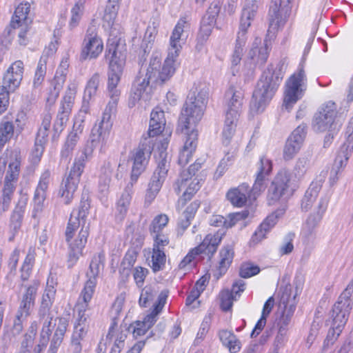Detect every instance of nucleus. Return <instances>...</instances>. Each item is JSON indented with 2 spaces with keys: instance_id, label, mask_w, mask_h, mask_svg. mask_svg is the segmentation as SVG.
<instances>
[{
  "instance_id": "f257e3e1",
  "label": "nucleus",
  "mask_w": 353,
  "mask_h": 353,
  "mask_svg": "<svg viewBox=\"0 0 353 353\" xmlns=\"http://www.w3.org/2000/svg\"><path fill=\"white\" fill-rule=\"evenodd\" d=\"M123 48V46H121L117 38L108 39L105 57L109 61L110 71L107 91L110 100L103 113L101 121L98 124H95L92 129L90 142L93 148L100 147L101 149L102 146L105 144L112 126L111 114L117 105L121 94L117 85L120 81L125 59Z\"/></svg>"
},
{
  "instance_id": "f03ea898",
  "label": "nucleus",
  "mask_w": 353,
  "mask_h": 353,
  "mask_svg": "<svg viewBox=\"0 0 353 353\" xmlns=\"http://www.w3.org/2000/svg\"><path fill=\"white\" fill-rule=\"evenodd\" d=\"M174 69L161 66V58L158 53L153 54L148 67L141 69L136 77L131 88L129 98V107H134L141 99L148 100L150 92V83L163 84L174 74Z\"/></svg>"
},
{
  "instance_id": "7ed1b4c3",
  "label": "nucleus",
  "mask_w": 353,
  "mask_h": 353,
  "mask_svg": "<svg viewBox=\"0 0 353 353\" xmlns=\"http://www.w3.org/2000/svg\"><path fill=\"white\" fill-rule=\"evenodd\" d=\"M88 197L85 199L83 193L79 208L73 210L65 230V240L70 248V258L77 259L81 254L88 237Z\"/></svg>"
},
{
  "instance_id": "20e7f679",
  "label": "nucleus",
  "mask_w": 353,
  "mask_h": 353,
  "mask_svg": "<svg viewBox=\"0 0 353 353\" xmlns=\"http://www.w3.org/2000/svg\"><path fill=\"white\" fill-rule=\"evenodd\" d=\"M256 166V178L252 189L250 188L248 184L242 183L237 188L230 189L227 192L226 197L234 206L239 208L244 206L248 197L255 199L265 190L268 176L272 172V161L265 156H262Z\"/></svg>"
},
{
  "instance_id": "39448f33",
  "label": "nucleus",
  "mask_w": 353,
  "mask_h": 353,
  "mask_svg": "<svg viewBox=\"0 0 353 353\" xmlns=\"http://www.w3.org/2000/svg\"><path fill=\"white\" fill-rule=\"evenodd\" d=\"M283 78L282 66L268 65L257 83L250 101V110L254 113L264 110L272 99Z\"/></svg>"
},
{
  "instance_id": "423d86ee",
  "label": "nucleus",
  "mask_w": 353,
  "mask_h": 353,
  "mask_svg": "<svg viewBox=\"0 0 353 353\" xmlns=\"http://www.w3.org/2000/svg\"><path fill=\"white\" fill-rule=\"evenodd\" d=\"M208 101V88L205 83H194L183 105L179 120L181 131L190 128V125L199 123L205 110Z\"/></svg>"
},
{
  "instance_id": "0eeeda50",
  "label": "nucleus",
  "mask_w": 353,
  "mask_h": 353,
  "mask_svg": "<svg viewBox=\"0 0 353 353\" xmlns=\"http://www.w3.org/2000/svg\"><path fill=\"white\" fill-rule=\"evenodd\" d=\"M353 278L338 298L337 301L333 305L331 311L332 319V328L329 330L324 346L328 345L330 341H334L340 335L345 325L346 324L350 311L352 308L353 300Z\"/></svg>"
},
{
  "instance_id": "6e6552de",
  "label": "nucleus",
  "mask_w": 353,
  "mask_h": 353,
  "mask_svg": "<svg viewBox=\"0 0 353 353\" xmlns=\"http://www.w3.org/2000/svg\"><path fill=\"white\" fill-rule=\"evenodd\" d=\"M168 139H164L158 145L157 154H154L157 168L150 180L145 195L144 205L148 207L159 194L170 168L171 157L167 152Z\"/></svg>"
},
{
  "instance_id": "1a4fd4ad",
  "label": "nucleus",
  "mask_w": 353,
  "mask_h": 353,
  "mask_svg": "<svg viewBox=\"0 0 353 353\" xmlns=\"http://www.w3.org/2000/svg\"><path fill=\"white\" fill-rule=\"evenodd\" d=\"M259 1L260 0H245L241 13L234 49L231 58L233 66L237 65L241 62L244 54V47L248 40V30L256 15Z\"/></svg>"
},
{
  "instance_id": "9d476101",
  "label": "nucleus",
  "mask_w": 353,
  "mask_h": 353,
  "mask_svg": "<svg viewBox=\"0 0 353 353\" xmlns=\"http://www.w3.org/2000/svg\"><path fill=\"white\" fill-rule=\"evenodd\" d=\"M88 281L85 282L84 288L78 299L77 303L74 307V312H77V323L74 325V331L72 338V353H81L82 346L81 341H82L87 335L88 330V324L87 322L88 315L86 314L88 303L87 301V284Z\"/></svg>"
},
{
  "instance_id": "9b49d317",
  "label": "nucleus",
  "mask_w": 353,
  "mask_h": 353,
  "mask_svg": "<svg viewBox=\"0 0 353 353\" xmlns=\"http://www.w3.org/2000/svg\"><path fill=\"white\" fill-rule=\"evenodd\" d=\"M87 158V150L84 149L76 157L69 174L62 181L59 194L66 205L70 203L73 199V194L77 188L80 177L84 170Z\"/></svg>"
},
{
  "instance_id": "f8f14e48",
  "label": "nucleus",
  "mask_w": 353,
  "mask_h": 353,
  "mask_svg": "<svg viewBox=\"0 0 353 353\" xmlns=\"http://www.w3.org/2000/svg\"><path fill=\"white\" fill-rule=\"evenodd\" d=\"M341 125V122L338 115L337 105L332 101L322 104L314 115L312 128L316 132L339 130Z\"/></svg>"
},
{
  "instance_id": "ddd939ff",
  "label": "nucleus",
  "mask_w": 353,
  "mask_h": 353,
  "mask_svg": "<svg viewBox=\"0 0 353 353\" xmlns=\"http://www.w3.org/2000/svg\"><path fill=\"white\" fill-rule=\"evenodd\" d=\"M294 188L291 181V174L281 170L274 177L268 189V202L274 205L279 201H286L294 193Z\"/></svg>"
},
{
  "instance_id": "4468645a",
  "label": "nucleus",
  "mask_w": 353,
  "mask_h": 353,
  "mask_svg": "<svg viewBox=\"0 0 353 353\" xmlns=\"http://www.w3.org/2000/svg\"><path fill=\"white\" fill-rule=\"evenodd\" d=\"M307 89V77L303 68V64L300 63L298 70L288 79L285 83L283 105L288 110L304 94Z\"/></svg>"
},
{
  "instance_id": "2eb2a0df",
  "label": "nucleus",
  "mask_w": 353,
  "mask_h": 353,
  "mask_svg": "<svg viewBox=\"0 0 353 353\" xmlns=\"http://www.w3.org/2000/svg\"><path fill=\"white\" fill-rule=\"evenodd\" d=\"M154 146L153 139L142 137L138 148L132 152L130 159L133 164L130 181L132 183H137L139 176L145 171L154 150Z\"/></svg>"
},
{
  "instance_id": "dca6fc26",
  "label": "nucleus",
  "mask_w": 353,
  "mask_h": 353,
  "mask_svg": "<svg viewBox=\"0 0 353 353\" xmlns=\"http://www.w3.org/2000/svg\"><path fill=\"white\" fill-rule=\"evenodd\" d=\"M330 198V196L328 194L322 196L316 211L308 216L303 225L301 236L303 242L307 245L313 243L316 239L317 230L327 210Z\"/></svg>"
},
{
  "instance_id": "f3484780",
  "label": "nucleus",
  "mask_w": 353,
  "mask_h": 353,
  "mask_svg": "<svg viewBox=\"0 0 353 353\" xmlns=\"http://www.w3.org/2000/svg\"><path fill=\"white\" fill-rule=\"evenodd\" d=\"M224 234L223 230H219L214 234H207L203 241L197 247L191 250L183 259L179 265V268H185L190 264L196 256L201 254H205L210 260L216 253Z\"/></svg>"
},
{
  "instance_id": "a211bd4d",
  "label": "nucleus",
  "mask_w": 353,
  "mask_h": 353,
  "mask_svg": "<svg viewBox=\"0 0 353 353\" xmlns=\"http://www.w3.org/2000/svg\"><path fill=\"white\" fill-rule=\"evenodd\" d=\"M222 3L221 0H214L201 19L195 46L198 52L203 50L204 46L212 34L216 24V18L221 11Z\"/></svg>"
},
{
  "instance_id": "6ab92c4d",
  "label": "nucleus",
  "mask_w": 353,
  "mask_h": 353,
  "mask_svg": "<svg viewBox=\"0 0 353 353\" xmlns=\"http://www.w3.org/2000/svg\"><path fill=\"white\" fill-rule=\"evenodd\" d=\"M168 298V292L161 291L158 296L157 301L153 305L152 312L146 315L143 321H136L132 323L129 330L132 332L134 337L144 335L151 328L157 320V316L164 307Z\"/></svg>"
},
{
  "instance_id": "aec40b11",
  "label": "nucleus",
  "mask_w": 353,
  "mask_h": 353,
  "mask_svg": "<svg viewBox=\"0 0 353 353\" xmlns=\"http://www.w3.org/2000/svg\"><path fill=\"white\" fill-rule=\"evenodd\" d=\"M296 306V294L292 295L290 286H286L281 295L279 307L282 309V314L277 321V327L280 333H286L288 327L291 321Z\"/></svg>"
},
{
  "instance_id": "412c9836",
  "label": "nucleus",
  "mask_w": 353,
  "mask_h": 353,
  "mask_svg": "<svg viewBox=\"0 0 353 353\" xmlns=\"http://www.w3.org/2000/svg\"><path fill=\"white\" fill-rule=\"evenodd\" d=\"M291 1L272 0L269 10V32L274 33L285 23L291 12Z\"/></svg>"
},
{
  "instance_id": "4be33fe9",
  "label": "nucleus",
  "mask_w": 353,
  "mask_h": 353,
  "mask_svg": "<svg viewBox=\"0 0 353 353\" xmlns=\"http://www.w3.org/2000/svg\"><path fill=\"white\" fill-rule=\"evenodd\" d=\"M186 23L185 19H180L172 30L170 38L168 54L163 65L168 68L170 67L174 69V72H175V63L182 48L181 45V37L184 31Z\"/></svg>"
},
{
  "instance_id": "5701e85b",
  "label": "nucleus",
  "mask_w": 353,
  "mask_h": 353,
  "mask_svg": "<svg viewBox=\"0 0 353 353\" xmlns=\"http://www.w3.org/2000/svg\"><path fill=\"white\" fill-rule=\"evenodd\" d=\"M352 143L353 136L350 135L347 143H345L340 148L330 172V182L331 185L336 183L344 168L347 165L348 159L352 154V150L353 149L352 148Z\"/></svg>"
},
{
  "instance_id": "b1692460",
  "label": "nucleus",
  "mask_w": 353,
  "mask_h": 353,
  "mask_svg": "<svg viewBox=\"0 0 353 353\" xmlns=\"http://www.w3.org/2000/svg\"><path fill=\"white\" fill-rule=\"evenodd\" d=\"M352 143L353 136L350 135L347 143H345L340 148L330 172V182L331 185L336 183L344 168L347 165L348 159L352 154V150L353 149L352 148Z\"/></svg>"
},
{
  "instance_id": "393cba45",
  "label": "nucleus",
  "mask_w": 353,
  "mask_h": 353,
  "mask_svg": "<svg viewBox=\"0 0 353 353\" xmlns=\"http://www.w3.org/2000/svg\"><path fill=\"white\" fill-rule=\"evenodd\" d=\"M352 143L353 136L350 135L347 143H345L340 148L330 172V182L331 185L336 183L344 168L347 165L348 159L352 154V150L353 149L352 148Z\"/></svg>"
},
{
  "instance_id": "a878e982",
  "label": "nucleus",
  "mask_w": 353,
  "mask_h": 353,
  "mask_svg": "<svg viewBox=\"0 0 353 353\" xmlns=\"http://www.w3.org/2000/svg\"><path fill=\"white\" fill-rule=\"evenodd\" d=\"M307 134V125H299L287 139L283 148V157L285 161L292 159L299 152Z\"/></svg>"
},
{
  "instance_id": "bb28decb",
  "label": "nucleus",
  "mask_w": 353,
  "mask_h": 353,
  "mask_svg": "<svg viewBox=\"0 0 353 353\" xmlns=\"http://www.w3.org/2000/svg\"><path fill=\"white\" fill-rule=\"evenodd\" d=\"M23 72L24 65L21 61L12 63L3 75L1 87L14 92L21 85Z\"/></svg>"
},
{
  "instance_id": "cd10ccee",
  "label": "nucleus",
  "mask_w": 353,
  "mask_h": 353,
  "mask_svg": "<svg viewBox=\"0 0 353 353\" xmlns=\"http://www.w3.org/2000/svg\"><path fill=\"white\" fill-rule=\"evenodd\" d=\"M271 46L267 40L261 44V39L256 37L248 54L250 63L254 67L263 66L267 62Z\"/></svg>"
},
{
  "instance_id": "c85d7f7f",
  "label": "nucleus",
  "mask_w": 353,
  "mask_h": 353,
  "mask_svg": "<svg viewBox=\"0 0 353 353\" xmlns=\"http://www.w3.org/2000/svg\"><path fill=\"white\" fill-rule=\"evenodd\" d=\"M50 177V171L49 170H46L40 176L39 181L34 194V208L32 215L33 218H36L37 214L41 212L43 209Z\"/></svg>"
},
{
  "instance_id": "c756f323",
  "label": "nucleus",
  "mask_w": 353,
  "mask_h": 353,
  "mask_svg": "<svg viewBox=\"0 0 353 353\" xmlns=\"http://www.w3.org/2000/svg\"><path fill=\"white\" fill-rule=\"evenodd\" d=\"M69 66L68 58L63 57L56 71L54 77L52 81V89H50L49 96L47 99L48 102L54 103L59 95L63 83L65 81L67 70Z\"/></svg>"
},
{
  "instance_id": "7c9ffc66",
  "label": "nucleus",
  "mask_w": 353,
  "mask_h": 353,
  "mask_svg": "<svg viewBox=\"0 0 353 353\" xmlns=\"http://www.w3.org/2000/svg\"><path fill=\"white\" fill-rule=\"evenodd\" d=\"M227 105L226 114L240 116L243 101V92L234 86H230L225 93Z\"/></svg>"
},
{
  "instance_id": "2f4dec72",
  "label": "nucleus",
  "mask_w": 353,
  "mask_h": 353,
  "mask_svg": "<svg viewBox=\"0 0 353 353\" xmlns=\"http://www.w3.org/2000/svg\"><path fill=\"white\" fill-rule=\"evenodd\" d=\"M285 209H278L274 212L268 216L266 219L258 227L254 233L252 239L254 242L261 241L265 237L266 234L276 225L279 217L283 215Z\"/></svg>"
},
{
  "instance_id": "473e14b6",
  "label": "nucleus",
  "mask_w": 353,
  "mask_h": 353,
  "mask_svg": "<svg viewBox=\"0 0 353 353\" xmlns=\"http://www.w3.org/2000/svg\"><path fill=\"white\" fill-rule=\"evenodd\" d=\"M28 201V194L21 192L10 217V227L14 232H17L22 225Z\"/></svg>"
},
{
  "instance_id": "72a5a7b5",
  "label": "nucleus",
  "mask_w": 353,
  "mask_h": 353,
  "mask_svg": "<svg viewBox=\"0 0 353 353\" xmlns=\"http://www.w3.org/2000/svg\"><path fill=\"white\" fill-rule=\"evenodd\" d=\"M165 119L164 112L159 110L157 108H155L152 111L150 114V125L147 136L143 134L142 137H150L153 139L154 143V137L159 135L163 132L165 128Z\"/></svg>"
},
{
  "instance_id": "f704fd0d",
  "label": "nucleus",
  "mask_w": 353,
  "mask_h": 353,
  "mask_svg": "<svg viewBox=\"0 0 353 353\" xmlns=\"http://www.w3.org/2000/svg\"><path fill=\"white\" fill-rule=\"evenodd\" d=\"M30 4L28 2L20 3L15 9L12 18L11 26L13 28H19L21 23L32 24V18L29 15Z\"/></svg>"
},
{
  "instance_id": "c9c22d12",
  "label": "nucleus",
  "mask_w": 353,
  "mask_h": 353,
  "mask_svg": "<svg viewBox=\"0 0 353 353\" xmlns=\"http://www.w3.org/2000/svg\"><path fill=\"white\" fill-rule=\"evenodd\" d=\"M202 163L196 160L187 170H183L174 184V191L179 194L186 187L187 182L201 168Z\"/></svg>"
},
{
  "instance_id": "e433bc0d",
  "label": "nucleus",
  "mask_w": 353,
  "mask_h": 353,
  "mask_svg": "<svg viewBox=\"0 0 353 353\" xmlns=\"http://www.w3.org/2000/svg\"><path fill=\"white\" fill-rule=\"evenodd\" d=\"M56 292L55 288L48 283L41 296L37 313H52V307L55 300Z\"/></svg>"
},
{
  "instance_id": "4c0bfd02",
  "label": "nucleus",
  "mask_w": 353,
  "mask_h": 353,
  "mask_svg": "<svg viewBox=\"0 0 353 353\" xmlns=\"http://www.w3.org/2000/svg\"><path fill=\"white\" fill-rule=\"evenodd\" d=\"M37 316L39 318L38 323L42 324L40 338H41L42 341L41 345H44L46 341H49L52 334V324L54 316L52 313H37Z\"/></svg>"
},
{
  "instance_id": "58836bf2",
  "label": "nucleus",
  "mask_w": 353,
  "mask_h": 353,
  "mask_svg": "<svg viewBox=\"0 0 353 353\" xmlns=\"http://www.w3.org/2000/svg\"><path fill=\"white\" fill-rule=\"evenodd\" d=\"M238 116L228 115L225 114V119L222 131L223 143L228 145L236 132V123L239 120Z\"/></svg>"
},
{
  "instance_id": "ea45409f",
  "label": "nucleus",
  "mask_w": 353,
  "mask_h": 353,
  "mask_svg": "<svg viewBox=\"0 0 353 353\" xmlns=\"http://www.w3.org/2000/svg\"><path fill=\"white\" fill-rule=\"evenodd\" d=\"M321 189V185L320 183L314 182L311 183L301 201V208L303 210L307 212L311 208Z\"/></svg>"
},
{
  "instance_id": "a19ab883",
  "label": "nucleus",
  "mask_w": 353,
  "mask_h": 353,
  "mask_svg": "<svg viewBox=\"0 0 353 353\" xmlns=\"http://www.w3.org/2000/svg\"><path fill=\"white\" fill-rule=\"evenodd\" d=\"M234 252L233 245H224L219 252L220 261L219 270L221 274L225 273L232 262Z\"/></svg>"
},
{
  "instance_id": "79ce46f5",
  "label": "nucleus",
  "mask_w": 353,
  "mask_h": 353,
  "mask_svg": "<svg viewBox=\"0 0 353 353\" xmlns=\"http://www.w3.org/2000/svg\"><path fill=\"white\" fill-rule=\"evenodd\" d=\"M135 183L130 181L124 189L120 199L117 203V210L122 215L125 214L132 199L133 185Z\"/></svg>"
},
{
  "instance_id": "37998d69",
  "label": "nucleus",
  "mask_w": 353,
  "mask_h": 353,
  "mask_svg": "<svg viewBox=\"0 0 353 353\" xmlns=\"http://www.w3.org/2000/svg\"><path fill=\"white\" fill-rule=\"evenodd\" d=\"M35 249L30 247L21 268V279L22 281H27L31 273L35 261Z\"/></svg>"
},
{
  "instance_id": "c03bdc74",
  "label": "nucleus",
  "mask_w": 353,
  "mask_h": 353,
  "mask_svg": "<svg viewBox=\"0 0 353 353\" xmlns=\"http://www.w3.org/2000/svg\"><path fill=\"white\" fill-rule=\"evenodd\" d=\"M52 115L49 112L43 114L41 125L37 132L35 141L46 144L47 143L49 130L51 125Z\"/></svg>"
},
{
  "instance_id": "a18cd8bd",
  "label": "nucleus",
  "mask_w": 353,
  "mask_h": 353,
  "mask_svg": "<svg viewBox=\"0 0 353 353\" xmlns=\"http://www.w3.org/2000/svg\"><path fill=\"white\" fill-rule=\"evenodd\" d=\"M119 0H108L105 6L103 20L107 23L108 28L114 24L119 10Z\"/></svg>"
},
{
  "instance_id": "49530a36",
  "label": "nucleus",
  "mask_w": 353,
  "mask_h": 353,
  "mask_svg": "<svg viewBox=\"0 0 353 353\" xmlns=\"http://www.w3.org/2000/svg\"><path fill=\"white\" fill-rule=\"evenodd\" d=\"M157 32V26L154 22L148 26L141 43V48L145 53L152 48Z\"/></svg>"
},
{
  "instance_id": "de8ad7c7",
  "label": "nucleus",
  "mask_w": 353,
  "mask_h": 353,
  "mask_svg": "<svg viewBox=\"0 0 353 353\" xmlns=\"http://www.w3.org/2000/svg\"><path fill=\"white\" fill-rule=\"evenodd\" d=\"M166 261L165 250H152L151 256V268L154 272H159L164 269Z\"/></svg>"
},
{
  "instance_id": "09e8293b",
  "label": "nucleus",
  "mask_w": 353,
  "mask_h": 353,
  "mask_svg": "<svg viewBox=\"0 0 353 353\" xmlns=\"http://www.w3.org/2000/svg\"><path fill=\"white\" fill-rule=\"evenodd\" d=\"M103 267L101 261V257L99 256L97 258L94 257L90 263V270L93 274V278H90V299L94 292V288L97 285V276L99 275L101 269Z\"/></svg>"
},
{
  "instance_id": "8fccbe9b",
  "label": "nucleus",
  "mask_w": 353,
  "mask_h": 353,
  "mask_svg": "<svg viewBox=\"0 0 353 353\" xmlns=\"http://www.w3.org/2000/svg\"><path fill=\"white\" fill-rule=\"evenodd\" d=\"M85 3V0H79L72 8V15L69 23L70 29H73L78 26L84 10Z\"/></svg>"
},
{
  "instance_id": "3c124183",
  "label": "nucleus",
  "mask_w": 353,
  "mask_h": 353,
  "mask_svg": "<svg viewBox=\"0 0 353 353\" xmlns=\"http://www.w3.org/2000/svg\"><path fill=\"white\" fill-rule=\"evenodd\" d=\"M157 292L151 285L145 286L141 292L139 304L142 307H148L156 297Z\"/></svg>"
},
{
  "instance_id": "603ef678",
  "label": "nucleus",
  "mask_w": 353,
  "mask_h": 353,
  "mask_svg": "<svg viewBox=\"0 0 353 353\" xmlns=\"http://www.w3.org/2000/svg\"><path fill=\"white\" fill-rule=\"evenodd\" d=\"M73 97L71 95H65L61 101L57 117L68 121L73 105Z\"/></svg>"
},
{
  "instance_id": "864d4df0",
  "label": "nucleus",
  "mask_w": 353,
  "mask_h": 353,
  "mask_svg": "<svg viewBox=\"0 0 353 353\" xmlns=\"http://www.w3.org/2000/svg\"><path fill=\"white\" fill-rule=\"evenodd\" d=\"M14 134V125L12 122L2 121L0 123V148L8 142Z\"/></svg>"
},
{
  "instance_id": "5fc2aeb1",
  "label": "nucleus",
  "mask_w": 353,
  "mask_h": 353,
  "mask_svg": "<svg viewBox=\"0 0 353 353\" xmlns=\"http://www.w3.org/2000/svg\"><path fill=\"white\" fill-rule=\"evenodd\" d=\"M112 173V167L110 162H104L101 168V174L99 176V184L102 187V191L107 190L111 181Z\"/></svg>"
},
{
  "instance_id": "6e6d98bb",
  "label": "nucleus",
  "mask_w": 353,
  "mask_h": 353,
  "mask_svg": "<svg viewBox=\"0 0 353 353\" xmlns=\"http://www.w3.org/2000/svg\"><path fill=\"white\" fill-rule=\"evenodd\" d=\"M169 221L168 216L165 214L157 215L152 220L149 230L150 233H158L161 232L167 225Z\"/></svg>"
},
{
  "instance_id": "4d7b16f0",
  "label": "nucleus",
  "mask_w": 353,
  "mask_h": 353,
  "mask_svg": "<svg viewBox=\"0 0 353 353\" xmlns=\"http://www.w3.org/2000/svg\"><path fill=\"white\" fill-rule=\"evenodd\" d=\"M310 165V160L307 157H300L297 159L293 174L299 179H301L306 173Z\"/></svg>"
},
{
  "instance_id": "13d9d810",
  "label": "nucleus",
  "mask_w": 353,
  "mask_h": 353,
  "mask_svg": "<svg viewBox=\"0 0 353 353\" xmlns=\"http://www.w3.org/2000/svg\"><path fill=\"white\" fill-rule=\"evenodd\" d=\"M103 50L102 39L97 36L90 37V59H96Z\"/></svg>"
},
{
  "instance_id": "bf43d9fd",
  "label": "nucleus",
  "mask_w": 353,
  "mask_h": 353,
  "mask_svg": "<svg viewBox=\"0 0 353 353\" xmlns=\"http://www.w3.org/2000/svg\"><path fill=\"white\" fill-rule=\"evenodd\" d=\"M236 296L229 290H223L220 294L221 308L223 311H229L233 305Z\"/></svg>"
},
{
  "instance_id": "052dcab7",
  "label": "nucleus",
  "mask_w": 353,
  "mask_h": 353,
  "mask_svg": "<svg viewBox=\"0 0 353 353\" xmlns=\"http://www.w3.org/2000/svg\"><path fill=\"white\" fill-rule=\"evenodd\" d=\"M187 131L188 130L181 131L182 132H185V133L187 134L183 149H186L187 150L194 152L197 146L198 132L194 129H192L190 132H188Z\"/></svg>"
},
{
  "instance_id": "680f3d73",
  "label": "nucleus",
  "mask_w": 353,
  "mask_h": 353,
  "mask_svg": "<svg viewBox=\"0 0 353 353\" xmlns=\"http://www.w3.org/2000/svg\"><path fill=\"white\" fill-rule=\"evenodd\" d=\"M39 285L40 283L38 281L34 280L29 285L25 286L26 289L21 296V299L35 303Z\"/></svg>"
},
{
  "instance_id": "e2e57ef3",
  "label": "nucleus",
  "mask_w": 353,
  "mask_h": 353,
  "mask_svg": "<svg viewBox=\"0 0 353 353\" xmlns=\"http://www.w3.org/2000/svg\"><path fill=\"white\" fill-rule=\"evenodd\" d=\"M78 136L77 133L71 132L61 150V154L62 157L68 158L71 152H72L74 148L76 145L77 142Z\"/></svg>"
},
{
  "instance_id": "0e129e2a",
  "label": "nucleus",
  "mask_w": 353,
  "mask_h": 353,
  "mask_svg": "<svg viewBox=\"0 0 353 353\" xmlns=\"http://www.w3.org/2000/svg\"><path fill=\"white\" fill-rule=\"evenodd\" d=\"M19 172L20 163L17 161L10 163L8 166V170L6 176L5 182H11L15 184L18 180Z\"/></svg>"
},
{
  "instance_id": "69168bd1",
  "label": "nucleus",
  "mask_w": 353,
  "mask_h": 353,
  "mask_svg": "<svg viewBox=\"0 0 353 353\" xmlns=\"http://www.w3.org/2000/svg\"><path fill=\"white\" fill-rule=\"evenodd\" d=\"M259 272L260 268L258 265L251 263H245L240 268L239 275L242 278L248 279L258 274Z\"/></svg>"
},
{
  "instance_id": "338daca9",
  "label": "nucleus",
  "mask_w": 353,
  "mask_h": 353,
  "mask_svg": "<svg viewBox=\"0 0 353 353\" xmlns=\"http://www.w3.org/2000/svg\"><path fill=\"white\" fill-rule=\"evenodd\" d=\"M249 214L248 210L240 212L230 213L226 218L225 228H230L235 225L237 222L245 219Z\"/></svg>"
},
{
  "instance_id": "774afa93",
  "label": "nucleus",
  "mask_w": 353,
  "mask_h": 353,
  "mask_svg": "<svg viewBox=\"0 0 353 353\" xmlns=\"http://www.w3.org/2000/svg\"><path fill=\"white\" fill-rule=\"evenodd\" d=\"M127 338L125 334L122 332L118 333L114 339L110 353H121L125 347V341Z\"/></svg>"
}]
</instances>
